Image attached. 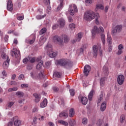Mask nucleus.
Returning a JSON list of instances; mask_svg holds the SVG:
<instances>
[{"mask_svg": "<svg viewBox=\"0 0 126 126\" xmlns=\"http://www.w3.org/2000/svg\"><path fill=\"white\" fill-rule=\"evenodd\" d=\"M46 41H47V38L44 37V36H41L40 37L39 42L40 43H41V44H44Z\"/></svg>", "mask_w": 126, "mask_h": 126, "instance_id": "32", "label": "nucleus"}, {"mask_svg": "<svg viewBox=\"0 0 126 126\" xmlns=\"http://www.w3.org/2000/svg\"><path fill=\"white\" fill-rule=\"evenodd\" d=\"M88 122V120L86 118H84L82 120V123L83 125H87V123Z\"/></svg>", "mask_w": 126, "mask_h": 126, "instance_id": "38", "label": "nucleus"}, {"mask_svg": "<svg viewBox=\"0 0 126 126\" xmlns=\"http://www.w3.org/2000/svg\"><path fill=\"white\" fill-rule=\"evenodd\" d=\"M101 49V44L94 45L93 47V55L94 58H96L98 56V49Z\"/></svg>", "mask_w": 126, "mask_h": 126, "instance_id": "5", "label": "nucleus"}, {"mask_svg": "<svg viewBox=\"0 0 126 126\" xmlns=\"http://www.w3.org/2000/svg\"><path fill=\"white\" fill-rule=\"evenodd\" d=\"M7 10L12 11L13 10V4L11 0H8L7 4Z\"/></svg>", "mask_w": 126, "mask_h": 126, "instance_id": "12", "label": "nucleus"}, {"mask_svg": "<svg viewBox=\"0 0 126 126\" xmlns=\"http://www.w3.org/2000/svg\"><path fill=\"white\" fill-rule=\"evenodd\" d=\"M48 54L49 57H50V58H55V57H57V55H58L57 53L54 52L53 51H51L50 52H48Z\"/></svg>", "mask_w": 126, "mask_h": 126, "instance_id": "20", "label": "nucleus"}, {"mask_svg": "<svg viewBox=\"0 0 126 126\" xmlns=\"http://www.w3.org/2000/svg\"><path fill=\"white\" fill-rule=\"evenodd\" d=\"M70 15H74V14L76 13L78 10L77 9V6L74 4H71L69 5L68 9Z\"/></svg>", "mask_w": 126, "mask_h": 126, "instance_id": "4", "label": "nucleus"}, {"mask_svg": "<svg viewBox=\"0 0 126 126\" xmlns=\"http://www.w3.org/2000/svg\"><path fill=\"white\" fill-rule=\"evenodd\" d=\"M43 66V61H40L36 65V69H40Z\"/></svg>", "mask_w": 126, "mask_h": 126, "instance_id": "31", "label": "nucleus"}, {"mask_svg": "<svg viewBox=\"0 0 126 126\" xmlns=\"http://www.w3.org/2000/svg\"><path fill=\"white\" fill-rule=\"evenodd\" d=\"M83 18L86 21H91L95 18V12L92 10L87 11L84 14Z\"/></svg>", "mask_w": 126, "mask_h": 126, "instance_id": "2", "label": "nucleus"}, {"mask_svg": "<svg viewBox=\"0 0 126 126\" xmlns=\"http://www.w3.org/2000/svg\"><path fill=\"white\" fill-rule=\"evenodd\" d=\"M94 93V90H92L89 93L88 95V99L89 101H92V97H93V95Z\"/></svg>", "mask_w": 126, "mask_h": 126, "instance_id": "21", "label": "nucleus"}, {"mask_svg": "<svg viewBox=\"0 0 126 126\" xmlns=\"http://www.w3.org/2000/svg\"><path fill=\"white\" fill-rule=\"evenodd\" d=\"M29 57H28L26 58H25L23 59V63H28V62H29Z\"/></svg>", "mask_w": 126, "mask_h": 126, "instance_id": "46", "label": "nucleus"}, {"mask_svg": "<svg viewBox=\"0 0 126 126\" xmlns=\"http://www.w3.org/2000/svg\"><path fill=\"white\" fill-rule=\"evenodd\" d=\"M35 99L34 102L35 103H39L41 100V94L37 93H34L33 94Z\"/></svg>", "mask_w": 126, "mask_h": 126, "instance_id": "13", "label": "nucleus"}, {"mask_svg": "<svg viewBox=\"0 0 126 126\" xmlns=\"http://www.w3.org/2000/svg\"><path fill=\"white\" fill-rule=\"evenodd\" d=\"M47 32V29L46 28H42L39 32V35H43L44 33Z\"/></svg>", "mask_w": 126, "mask_h": 126, "instance_id": "33", "label": "nucleus"}, {"mask_svg": "<svg viewBox=\"0 0 126 126\" xmlns=\"http://www.w3.org/2000/svg\"><path fill=\"white\" fill-rule=\"evenodd\" d=\"M10 85H17V83H16L15 81H11L10 82Z\"/></svg>", "mask_w": 126, "mask_h": 126, "instance_id": "55", "label": "nucleus"}, {"mask_svg": "<svg viewBox=\"0 0 126 126\" xmlns=\"http://www.w3.org/2000/svg\"><path fill=\"white\" fill-rule=\"evenodd\" d=\"M59 117H60V118H63V117L67 118V117H68V114L65 112H61L59 114Z\"/></svg>", "mask_w": 126, "mask_h": 126, "instance_id": "28", "label": "nucleus"}, {"mask_svg": "<svg viewBox=\"0 0 126 126\" xmlns=\"http://www.w3.org/2000/svg\"><path fill=\"white\" fill-rule=\"evenodd\" d=\"M58 23L60 25V27H63L65 24V21L63 19H60L58 21Z\"/></svg>", "mask_w": 126, "mask_h": 126, "instance_id": "16", "label": "nucleus"}, {"mask_svg": "<svg viewBox=\"0 0 126 126\" xmlns=\"http://www.w3.org/2000/svg\"><path fill=\"white\" fill-rule=\"evenodd\" d=\"M59 105H64V100L63 98H60V100H59Z\"/></svg>", "mask_w": 126, "mask_h": 126, "instance_id": "36", "label": "nucleus"}, {"mask_svg": "<svg viewBox=\"0 0 126 126\" xmlns=\"http://www.w3.org/2000/svg\"><path fill=\"white\" fill-rule=\"evenodd\" d=\"M18 20H23L24 17L23 16H19L17 17Z\"/></svg>", "mask_w": 126, "mask_h": 126, "instance_id": "62", "label": "nucleus"}, {"mask_svg": "<svg viewBox=\"0 0 126 126\" xmlns=\"http://www.w3.org/2000/svg\"><path fill=\"white\" fill-rule=\"evenodd\" d=\"M17 96H21V97H23L24 96V94L22 92H17L16 93Z\"/></svg>", "mask_w": 126, "mask_h": 126, "instance_id": "39", "label": "nucleus"}, {"mask_svg": "<svg viewBox=\"0 0 126 126\" xmlns=\"http://www.w3.org/2000/svg\"><path fill=\"white\" fill-rule=\"evenodd\" d=\"M31 76L33 79H35L37 78V74L35 73L31 72Z\"/></svg>", "mask_w": 126, "mask_h": 126, "instance_id": "42", "label": "nucleus"}, {"mask_svg": "<svg viewBox=\"0 0 126 126\" xmlns=\"http://www.w3.org/2000/svg\"><path fill=\"white\" fill-rule=\"evenodd\" d=\"M68 123L70 126H74V125L76 124V122H75V120L71 119L69 120Z\"/></svg>", "mask_w": 126, "mask_h": 126, "instance_id": "30", "label": "nucleus"}, {"mask_svg": "<svg viewBox=\"0 0 126 126\" xmlns=\"http://www.w3.org/2000/svg\"><path fill=\"white\" fill-rule=\"evenodd\" d=\"M46 16V14H44V15L41 16L40 15H38L36 16V18L38 20L39 19H42V18H45Z\"/></svg>", "mask_w": 126, "mask_h": 126, "instance_id": "44", "label": "nucleus"}, {"mask_svg": "<svg viewBox=\"0 0 126 126\" xmlns=\"http://www.w3.org/2000/svg\"><path fill=\"white\" fill-rule=\"evenodd\" d=\"M103 97H104V94H103V93H101L99 95V98L98 99L97 103H100V102H101V101L103 100Z\"/></svg>", "mask_w": 126, "mask_h": 126, "instance_id": "37", "label": "nucleus"}, {"mask_svg": "<svg viewBox=\"0 0 126 126\" xmlns=\"http://www.w3.org/2000/svg\"><path fill=\"white\" fill-rule=\"evenodd\" d=\"M43 2L46 5H49L50 4V0H43Z\"/></svg>", "mask_w": 126, "mask_h": 126, "instance_id": "51", "label": "nucleus"}, {"mask_svg": "<svg viewBox=\"0 0 126 126\" xmlns=\"http://www.w3.org/2000/svg\"><path fill=\"white\" fill-rule=\"evenodd\" d=\"M118 50H124V46H123V44H120L118 46Z\"/></svg>", "mask_w": 126, "mask_h": 126, "instance_id": "56", "label": "nucleus"}, {"mask_svg": "<svg viewBox=\"0 0 126 126\" xmlns=\"http://www.w3.org/2000/svg\"><path fill=\"white\" fill-rule=\"evenodd\" d=\"M69 28L70 29H71V30L74 29V28H75V25L74 24H73V23H72V24H69Z\"/></svg>", "mask_w": 126, "mask_h": 126, "instance_id": "49", "label": "nucleus"}, {"mask_svg": "<svg viewBox=\"0 0 126 126\" xmlns=\"http://www.w3.org/2000/svg\"><path fill=\"white\" fill-rule=\"evenodd\" d=\"M122 30H123V25H117L112 30V34H117V33H120V32H122Z\"/></svg>", "mask_w": 126, "mask_h": 126, "instance_id": "6", "label": "nucleus"}, {"mask_svg": "<svg viewBox=\"0 0 126 126\" xmlns=\"http://www.w3.org/2000/svg\"><path fill=\"white\" fill-rule=\"evenodd\" d=\"M29 62L32 63H35V58H32L29 57Z\"/></svg>", "mask_w": 126, "mask_h": 126, "instance_id": "48", "label": "nucleus"}, {"mask_svg": "<svg viewBox=\"0 0 126 126\" xmlns=\"http://www.w3.org/2000/svg\"><path fill=\"white\" fill-rule=\"evenodd\" d=\"M105 80H106V78H104V77L101 78V79H100V86H101L102 87H104V86L105 85Z\"/></svg>", "mask_w": 126, "mask_h": 126, "instance_id": "25", "label": "nucleus"}, {"mask_svg": "<svg viewBox=\"0 0 126 126\" xmlns=\"http://www.w3.org/2000/svg\"><path fill=\"white\" fill-rule=\"evenodd\" d=\"M82 38V34L81 32H79L77 34V37L75 39L72 40V44L76 43V42H80L81 38Z\"/></svg>", "mask_w": 126, "mask_h": 126, "instance_id": "11", "label": "nucleus"}, {"mask_svg": "<svg viewBox=\"0 0 126 126\" xmlns=\"http://www.w3.org/2000/svg\"><path fill=\"white\" fill-rule=\"evenodd\" d=\"M69 92L70 93L71 96H74V95L75 94V91L73 89L69 90Z\"/></svg>", "mask_w": 126, "mask_h": 126, "instance_id": "45", "label": "nucleus"}, {"mask_svg": "<svg viewBox=\"0 0 126 126\" xmlns=\"http://www.w3.org/2000/svg\"><path fill=\"white\" fill-rule=\"evenodd\" d=\"M47 105H48V100L47 98H44L40 103V107L41 108H45V107H47Z\"/></svg>", "mask_w": 126, "mask_h": 126, "instance_id": "14", "label": "nucleus"}, {"mask_svg": "<svg viewBox=\"0 0 126 126\" xmlns=\"http://www.w3.org/2000/svg\"><path fill=\"white\" fill-rule=\"evenodd\" d=\"M91 70V66L89 65H86L84 66V74L85 75V76H88V74L89 72H90Z\"/></svg>", "mask_w": 126, "mask_h": 126, "instance_id": "8", "label": "nucleus"}, {"mask_svg": "<svg viewBox=\"0 0 126 126\" xmlns=\"http://www.w3.org/2000/svg\"><path fill=\"white\" fill-rule=\"evenodd\" d=\"M85 2L87 4H91V3L93 2V1L92 0H86Z\"/></svg>", "mask_w": 126, "mask_h": 126, "instance_id": "53", "label": "nucleus"}, {"mask_svg": "<svg viewBox=\"0 0 126 126\" xmlns=\"http://www.w3.org/2000/svg\"><path fill=\"white\" fill-rule=\"evenodd\" d=\"M53 40L54 42H57L60 46H63V41L59 36L56 35L54 36Z\"/></svg>", "mask_w": 126, "mask_h": 126, "instance_id": "7", "label": "nucleus"}, {"mask_svg": "<svg viewBox=\"0 0 126 126\" xmlns=\"http://www.w3.org/2000/svg\"><path fill=\"white\" fill-rule=\"evenodd\" d=\"M13 105H14V102L11 101L7 104V107L8 108H11L12 107V106H13Z\"/></svg>", "mask_w": 126, "mask_h": 126, "instance_id": "40", "label": "nucleus"}, {"mask_svg": "<svg viewBox=\"0 0 126 126\" xmlns=\"http://www.w3.org/2000/svg\"><path fill=\"white\" fill-rule=\"evenodd\" d=\"M74 114H75L74 109L70 108L69 111V117H70V118L73 117L74 116Z\"/></svg>", "mask_w": 126, "mask_h": 126, "instance_id": "18", "label": "nucleus"}, {"mask_svg": "<svg viewBox=\"0 0 126 126\" xmlns=\"http://www.w3.org/2000/svg\"><path fill=\"white\" fill-rule=\"evenodd\" d=\"M10 59H9V57H7L6 61L4 62L3 63V65L5 68H7L8 67V65H9V62Z\"/></svg>", "mask_w": 126, "mask_h": 126, "instance_id": "15", "label": "nucleus"}, {"mask_svg": "<svg viewBox=\"0 0 126 126\" xmlns=\"http://www.w3.org/2000/svg\"><path fill=\"white\" fill-rule=\"evenodd\" d=\"M125 81V76L123 75H119L117 78V82L120 85H122Z\"/></svg>", "mask_w": 126, "mask_h": 126, "instance_id": "10", "label": "nucleus"}, {"mask_svg": "<svg viewBox=\"0 0 126 126\" xmlns=\"http://www.w3.org/2000/svg\"><path fill=\"white\" fill-rule=\"evenodd\" d=\"M81 102L83 105H86L88 102V99L85 96L82 97L81 99Z\"/></svg>", "mask_w": 126, "mask_h": 126, "instance_id": "17", "label": "nucleus"}, {"mask_svg": "<svg viewBox=\"0 0 126 126\" xmlns=\"http://www.w3.org/2000/svg\"><path fill=\"white\" fill-rule=\"evenodd\" d=\"M126 121V115L122 114L120 119V121L121 124H124Z\"/></svg>", "mask_w": 126, "mask_h": 126, "instance_id": "22", "label": "nucleus"}, {"mask_svg": "<svg viewBox=\"0 0 126 126\" xmlns=\"http://www.w3.org/2000/svg\"><path fill=\"white\" fill-rule=\"evenodd\" d=\"M12 122H14V125L15 126H19L21 125V121L18 119V117L15 116L12 119Z\"/></svg>", "mask_w": 126, "mask_h": 126, "instance_id": "9", "label": "nucleus"}, {"mask_svg": "<svg viewBox=\"0 0 126 126\" xmlns=\"http://www.w3.org/2000/svg\"><path fill=\"white\" fill-rule=\"evenodd\" d=\"M122 54H123V50H122L121 49H119V50L117 52V55L120 56V55H122Z\"/></svg>", "mask_w": 126, "mask_h": 126, "instance_id": "63", "label": "nucleus"}, {"mask_svg": "<svg viewBox=\"0 0 126 126\" xmlns=\"http://www.w3.org/2000/svg\"><path fill=\"white\" fill-rule=\"evenodd\" d=\"M38 107H34L32 109L33 113H36V112H38Z\"/></svg>", "mask_w": 126, "mask_h": 126, "instance_id": "59", "label": "nucleus"}, {"mask_svg": "<svg viewBox=\"0 0 126 126\" xmlns=\"http://www.w3.org/2000/svg\"><path fill=\"white\" fill-rule=\"evenodd\" d=\"M63 40L64 41V43H68L69 41L68 36L66 35H63Z\"/></svg>", "mask_w": 126, "mask_h": 126, "instance_id": "29", "label": "nucleus"}, {"mask_svg": "<svg viewBox=\"0 0 126 126\" xmlns=\"http://www.w3.org/2000/svg\"><path fill=\"white\" fill-rule=\"evenodd\" d=\"M58 123L61 125H63V126H68V123L63 120H59Z\"/></svg>", "mask_w": 126, "mask_h": 126, "instance_id": "23", "label": "nucleus"}, {"mask_svg": "<svg viewBox=\"0 0 126 126\" xmlns=\"http://www.w3.org/2000/svg\"><path fill=\"white\" fill-rule=\"evenodd\" d=\"M97 26H94V29L92 30V35L94 36L96 35V32L97 33Z\"/></svg>", "mask_w": 126, "mask_h": 126, "instance_id": "27", "label": "nucleus"}, {"mask_svg": "<svg viewBox=\"0 0 126 126\" xmlns=\"http://www.w3.org/2000/svg\"><path fill=\"white\" fill-rule=\"evenodd\" d=\"M96 18H95V24H96L97 25H99V24H100V23L99 22V20L98 18L99 17H100V16H99V14L96 13Z\"/></svg>", "mask_w": 126, "mask_h": 126, "instance_id": "35", "label": "nucleus"}, {"mask_svg": "<svg viewBox=\"0 0 126 126\" xmlns=\"http://www.w3.org/2000/svg\"><path fill=\"white\" fill-rule=\"evenodd\" d=\"M97 34H100L101 40L103 46H105L106 44V38H105V34H104V28L102 27H100L98 29L97 28Z\"/></svg>", "mask_w": 126, "mask_h": 126, "instance_id": "3", "label": "nucleus"}, {"mask_svg": "<svg viewBox=\"0 0 126 126\" xmlns=\"http://www.w3.org/2000/svg\"><path fill=\"white\" fill-rule=\"evenodd\" d=\"M1 57L2 59H5V57H6V54H5L4 52H3L1 54Z\"/></svg>", "mask_w": 126, "mask_h": 126, "instance_id": "64", "label": "nucleus"}, {"mask_svg": "<svg viewBox=\"0 0 126 126\" xmlns=\"http://www.w3.org/2000/svg\"><path fill=\"white\" fill-rule=\"evenodd\" d=\"M39 78H40L41 79H42V78H44L45 77V75H44V74L43 73V72H40L39 73Z\"/></svg>", "mask_w": 126, "mask_h": 126, "instance_id": "52", "label": "nucleus"}, {"mask_svg": "<svg viewBox=\"0 0 126 126\" xmlns=\"http://www.w3.org/2000/svg\"><path fill=\"white\" fill-rule=\"evenodd\" d=\"M53 89L54 92H58V91L59 90V88L57 87H53Z\"/></svg>", "mask_w": 126, "mask_h": 126, "instance_id": "60", "label": "nucleus"}, {"mask_svg": "<svg viewBox=\"0 0 126 126\" xmlns=\"http://www.w3.org/2000/svg\"><path fill=\"white\" fill-rule=\"evenodd\" d=\"M47 13L49 14L50 12H51V6H48L47 8Z\"/></svg>", "mask_w": 126, "mask_h": 126, "instance_id": "54", "label": "nucleus"}, {"mask_svg": "<svg viewBox=\"0 0 126 126\" xmlns=\"http://www.w3.org/2000/svg\"><path fill=\"white\" fill-rule=\"evenodd\" d=\"M53 76H55V77H57V78H61L62 74L60 72L56 71L54 73Z\"/></svg>", "mask_w": 126, "mask_h": 126, "instance_id": "24", "label": "nucleus"}, {"mask_svg": "<svg viewBox=\"0 0 126 126\" xmlns=\"http://www.w3.org/2000/svg\"><path fill=\"white\" fill-rule=\"evenodd\" d=\"M32 68H33V65H28L27 69L29 70H31Z\"/></svg>", "mask_w": 126, "mask_h": 126, "instance_id": "61", "label": "nucleus"}, {"mask_svg": "<svg viewBox=\"0 0 126 126\" xmlns=\"http://www.w3.org/2000/svg\"><path fill=\"white\" fill-rule=\"evenodd\" d=\"M103 72H104V73H106V74H108V67H107V66H103Z\"/></svg>", "mask_w": 126, "mask_h": 126, "instance_id": "43", "label": "nucleus"}, {"mask_svg": "<svg viewBox=\"0 0 126 126\" xmlns=\"http://www.w3.org/2000/svg\"><path fill=\"white\" fill-rule=\"evenodd\" d=\"M35 37H33L32 40H31L29 41V43L31 44H33L34 43V42H35Z\"/></svg>", "mask_w": 126, "mask_h": 126, "instance_id": "58", "label": "nucleus"}, {"mask_svg": "<svg viewBox=\"0 0 126 126\" xmlns=\"http://www.w3.org/2000/svg\"><path fill=\"white\" fill-rule=\"evenodd\" d=\"M29 85L27 84H22L21 85L22 88H28Z\"/></svg>", "mask_w": 126, "mask_h": 126, "instance_id": "50", "label": "nucleus"}, {"mask_svg": "<svg viewBox=\"0 0 126 126\" xmlns=\"http://www.w3.org/2000/svg\"><path fill=\"white\" fill-rule=\"evenodd\" d=\"M107 41L109 45H112V37H111V35H107Z\"/></svg>", "mask_w": 126, "mask_h": 126, "instance_id": "34", "label": "nucleus"}, {"mask_svg": "<svg viewBox=\"0 0 126 126\" xmlns=\"http://www.w3.org/2000/svg\"><path fill=\"white\" fill-rule=\"evenodd\" d=\"M96 8H98V9H104V6L102 4H96Z\"/></svg>", "mask_w": 126, "mask_h": 126, "instance_id": "41", "label": "nucleus"}, {"mask_svg": "<svg viewBox=\"0 0 126 126\" xmlns=\"http://www.w3.org/2000/svg\"><path fill=\"white\" fill-rule=\"evenodd\" d=\"M19 80H21V79H23L24 78V74H20L18 77Z\"/></svg>", "mask_w": 126, "mask_h": 126, "instance_id": "57", "label": "nucleus"}, {"mask_svg": "<svg viewBox=\"0 0 126 126\" xmlns=\"http://www.w3.org/2000/svg\"><path fill=\"white\" fill-rule=\"evenodd\" d=\"M107 108V104H106V103H102L100 106V111L101 112H104L105 110H106V108Z\"/></svg>", "mask_w": 126, "mask_h": 126, "instance_id": "19", "label": "nucleus"}, {"mask_svg": "<svg viewBox=\"0 0 126 126\" xmlns=\"http://www.w3.org/2000/svg\"><path fill=\"white\" fill-rule=\"evenodd\" d=\"M58 63L61 66H63L65 68H70L73 66V63L68 59H62L58 61Z\"/></svg>", "mask_w": 126, "mask_h": 126, "instance_id": "1", "label": "nucleus"}, {"mask_svg": "<svg viewBox=\"0 0 126 126\" xmlns=\"http://www.w3.org/2000/svg\"><path fill=\"white\" fill-rule=\"evenodd\" d=\"M63 1H60V4L57 7V10L59 11V10H61V9H63Z\"/></svg>", "mask_w": 126, "mask_h": 126, "instance_id": "26", "label": "nucleus"}, {"mask_svg": "<svg viewBox=\"0 0 126 126\" xmlns=\"http://www.w3.org/2000/svg\"><path fill=\"white\" fill-rule=\"evenodd\" d=\"M14 54L15 56V57H19L20 55V51L18 50H16L14 52Z\"/></svg>", "mask_w": 126, "mask_h": 126, "instance_id": "47", "label": "nucleus"}]
</instances>
